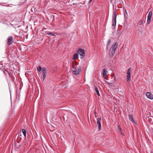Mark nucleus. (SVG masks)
Returning <instances> with one entry per match:
<instances>
[{
	"mask_svg": "<svg viewBox=\"0 0 153 153\" xmlns=\"http://www.w3.org/2000/svg\"><path fill=\"white\" fill-rule=\"evenodd\" d=\"M117 46L118 44L116 42L114 43L111 46L108 52V54L110 58H111L114 56Z\"/></svg>",
	"mask_w": 153,
	"mask_h": 153,
	"instance_id": "nucleus-1",
	"label": "nucleus"
},
{
	"mask_svg": "<svg viewBox=\"0 0 153 153\" xmlns=\"http://www.w3.org/2000/svg\"><path fill=\"white\" fill-rule=\"evenodd\" d=\"M77 53L78 54H79L80 58L82 59L85 56V53L84 49L82 48H79L77 50Z\"/></svg>",
	"mask_w": 153,
	"mask_h": 153,
	"instance_id": "nucleus-2",
	"label": "nucleus"
},
{
	"mask_svg": "<svg viewBox=\"0 0 153 153\" xmlns=\"http://www.w3.org/2000/svg\"><path fill=\"white\" fill-rule=\"evenodd\" d=\"M152 10H150L149 11L147 16V23L148 25L151 22V19L152 18Z\"/></svg>",
	"mask_w": 153,
	"mask_h": 153,
	"instance_id": "nucleus-3",
	"label": "nucleus"
},
{
	"mask_svg": "<svg viewBox=\"0 0 153 153\" xmlns=\"http://www.w3.org/2000/svg\"><path fill=\"white\" fill-rule=\"evenodd\" d=\"M131 68H129L127 70V77L126 78V81L128 82L130 81L131 78Z\"/></svg>",
	"mask_w": 153,
	"mask_h": 153,
	"instance_id": "nucleus-4",
	"label": "nucleus"
},
{
	"mask_svg": "<svg viewBox=\"0 0 153 153\" xmlns=\"http://www.w3.org/2000/svg\"><path fill=\"white\" fill-rule=\"evenodd\" d=\"M101 121L102 118L101 117L98 118L97 119V123L98 126L99 130H100L101 129Z\"/></svg>",
	"mask_w": 153,
	"mask_h": 153,
	"instance_id": "nucleus-5",
	"label": "nucleus"
},
{
	"mask_svg": "<svg viewBox=\"0 0 153 153\" xmlns=\"http://www.w3.org/2000/svg\"><path fill=\"white\" fill-rule=\"evenodd\" d=\"M81 71V67L80 66H78L77 68L75 69L73 71V73L76 75H78L80 72Z\"/></svg>",
	"mask_w": 153,
	"mask_h": 153,
	"instance_id": "nucleus-6",
	"label": "nucleus"
},
{
	"mask_svg": "<svg viewBox=\"0 0 153 153\" xmlns=\"http://www.w3.org/2000/svg\"><path fill=\"white\" fill-rule=\"evenodd\" d=\"M117 15H114L113 16V18L112 19V26L115 27L116 26V18H117Z\"/></svg>",
	"mask_w": 153,
	"mask_h": 153,
	"instance_id": "nucleus-7",
	"label": "nucleus"
},
{
	"mask_svg": "<svg viewBox=\"0 0 153 153\" xmlns=\"http://www.w3.org/2000/svg\"><path fill=\"white\" fill-rule=\"evenodd\" d=\"M146 95L147 98L150 99L152 100L153 99V96L152 94L149 92H146Z\"/></svg>",
	"mask_w": 153,
	"mask_h": 153,
	"instance_id": "nucleus-8",
	"label": "nucleus"
},
{
	"mask_svg": "<svg viewBox=\"0 0 153 153\" xmlns=\"http://www.w3.org/2000/svg\"><path fill=\"white\" fill-rule=\"evenodd\" d=\"M8 70V68L5 65L3 66L2 67H0V70L5 71L8 74H9V72L7 71Z\"/></svg>",
	"mask_w": 153,
	"mask_h": 153,
	"instance_id": "nucleus-9",
	"label": "nucleus"
},
{
	"mask_svg": "<svg viewBox=\"0 0 153 153\" xmlns=\"http://www.w3.org/2000/svg\"><path fill=\"white\" fill-rule=\"evenodd\" d=\"M128 117L129 120L133 123L136 124V122L133 119V117L131 114H129L128 115Z\"/></svg>",
	"mask_w": 153,
	"mask_h": 153,
	"instance_id": "nucleus-10",
	"label": "nucleus"
},
{
	"mask_svg": "<svg viewBox=\"0 0 153 153\" xmlns=\"http://www.w3.org/2000/svg\"><path fill=\"white\" fill-rule=\"evenodd\" d=\"M12 37H9L7 39V43L9 45H10L13 42Z\"/></svg>",
	"mask_w": 153,
	"mask_h": 153,
	"instance_id": "nucleus-11",
	"label": "nucleus"
},
{
	"mask_svg": "<svg viewBox=\"0 0 153 153\" xmlns=\"http://www.w3.org/2000/svg\"><path fill=\"white\" fill-rule=\"evenodd\" d=\"M148 118L149 119V123L151 124H152L153 123V117L150 115L148 116Z\"/></svg>",
	"mask_w": 153,
	"mask_h": 153,
	"instance_id": "nucleus-12",
	"label": "nucleus"
},
{
	"mask_svg": "<svg viewBox=\"0 0 153 153\" xmlns=\"http://www.w3.org/2000/svg\"><path fill=\"white\" fill-rule=\"evenodd\" d=\"M108 72V71L105 69H104L102 71V75L103 77L105 78V76Z\"/></svg>",
	"mask_w": 153,
	"mask_h": 153,
	"instance_id": "nucleus-13",
	"label": "nucleus"
},
{
	"mask_svg": "<svg viewBox=\"0 0 153 153\" xmlns=\"http://www.w3.org/2000/svg\"><path fill=\"white\" fill-rule=\"evenodd\" d=\"M95 90L98 96H100V95L99 90L98 88L96 86H95Z\"/></svg>",
	"mask_w": 153,
	"mask_h": 153,
	"instance_id": "nucleus-14",
	"label": "nucleus"
},
{
	"mask_svg": "<svg viewBox=\"0 0 153 153\" xmlns=\"http://www.w3.org/2000/svg\"><path fill=\"white\" fill-rule=\"evenodd\" d=\"M79 57V54L78 53H75L74 55L73 59L74 60H75L76 59L78 58Z\"/></svg>",
	"mask_w": 153,
	"mask_h": 153,
	"instance_id": "nucleus-15",
	"label": "nucleus"
},
{
	"mask_svg": "<svg viewBox=\"0 0 153 153\" xmlns=\"http://www.w3.org/2000/svg\"><path fill=\"white\" fill-rule=\"evenodd\" d=\"M21 135L19 136V135L18 137V138L17 140V142L18 143H19L22 139V137H21Z\"/></svg>",
	"mask_w": 153,
	"mask_h": 153,
	"instance_id": "nucleus-16",
	"label": "nucleus"
},
{
	"mask_svg": "<svg viewBox=\"0 0 153 153\" xmlns=\"http://www.w3.org/2000/svg\"><path fill=\"white\" fill-rule=\"evenodd\" d=\"M111 39H109V40H108V41H107V44L106 47V50H108V47L109 46V45H110V43L111 42Z\"/></svg>",
	"mask_w": 153,
	"mask_h": 153,
	"instance_id": "nucleus-17",
	"label": "nucleus"
},
{
	"mask_svg": "<svg viewBox=\"0 0 153 153\" xmlns=\"http://www.w3.org/2000/svg\"><path fill=\"white\" fill-rule=\"evenodd\" d=\"M42 80L44 81L45 79V78L46 76V73L47 72H42Z\"/></svg>",
	"mask_w": 153,
	"mask_h": 153,
	"instance_id": "nucleus-18",
	"label": "nucleus"
},
{
	"mask_svg": "<svg viewBox=\"0 0 153 153\" xmlns=\"http://www.w3.org/2000/svg\"><path fill=\"white\" fill-rule=\"evenodd\" d=\"M22 132L24 134L25 138H26V130L24 129H22Z\"/></svg>",
	"mask_w": 153,
	"mask_h": 153,
	"instance_id": "nucleus-19",
	"label": "nucleus"
},
{
	"mask_svg": "<svg viewBox=\"0 0 153 153\" xmlns=\"http://www.w3.org/2000/svg\"><path fill=\"white\" fill-rule=\"evenodd\" d=\"M46 35H51L52 36H56V35L54 34L53 33L50 32L48 33H47L46 34H45Z\"/></svg>",
	"mask_w": 153,
	"mask_h": 153,
	"instance_id": "nucleus-20",
	"label": "nucleus"
},
{
	"mask_svg": "<svg viewBox=\"0 0 153 153\" xmlns=\"http://www.w3.org/2000/svg\"><path fill=\"white\" fill-rule=\"evenodd\" d=\"M117 130L118 132H120V131H121V130H122V129L119 126H118L117 128Z\"/></svg>",
	"mask_w": 153,
	"mask_h": 153,
	"instance_id": "nucleus-21",
	"label": "nucleus"
},
{
	"mask_svg": "<svg viewBox=\"0 0 153 153\" xmlns=\"http://www.w3.org/2000/svg\"><path fill=\"white\" fill-rule=\"evenodd\" d=\"M42 72H47V70L46 68L43 67L42 68Z\"/></svg>",
	"mask_w": 153,
	"mask_h": 153,
	"instance_id": "nucleus-22",
	"label": "nucleus"
},
{
	"mask_svg": "<svg viewBox=\"0 0 153 153\" xmlns=\"http://www.w3.org/2000/svg\"><path fill=\"white\" fill-rule=\"evenodd\" d=\"M0 20L6 22H7V19L5 18L1 19V18H0Z\"/></svg>",
	"mask_w": 153,
	"mask_h": 153,
	"instance_id": "nucleus-23",
	"label": "nucleus"
},
{
	"mask_svg": "<svg viewBox=\"0 0 153 153\" xmlns=\"http://www.w3.org/2000/svg\"><path fill=\"white\" fill-rule=\"evenodd\" d=\"M42 68L41 66H39L37 68V70L38 72H40L42 70Z\"/></svg>",
	"mask_w": 153,
	"mask_h": 153,
	"instance_id": "nucleus-24",
	"label": "nucleus"
},
{
	"mask_svg": "<svg viewBox=\"0 0 153 153\" xmlns=\"http://www.w3.org/2000/svg\"><path fill=\"white\" fill-rule=\"evenodd\" d=\"M122 32L120 30H117V34L119 35L120 34L122 33Z\"/></svg>",
	"mask_w": 153,
	"mask_h": 153,
	"instance_id": "nucleus-25",
	"label": "nucleus"
},
{
	"mask_svg": "<svg viewBox=\"0 0 153 153\" xmlns=\"http://www.w3.org/2000/svg\"><path fill=\"white\" fill-rule=\"evenodd\" d=\"M125 11H126V13H124V17H125V18H127V17L128 16V14L127 13L126 10V9H125Z\"/></svg>",
	"mask_w": 153,
	"mask_h": 153,
	"instance_id": "nucleus-26",
	"label": "nucleus"
},
{
	"mask_svg": "<svg viewBox=\"0 0 153 153\" xmlns=\"http://www.w3.org/2000/svg\"><path fill=\"white\" fill-rule=\"evenodd\" d=\"M143 21L142 20H140L138 22V24L140 25H141L143 23Z\"/></svg>",
	"mask_w": 153,
	"mask_h": 153,
	"instance_id": "nucleus-27",
	"label": "nucleus"
},
{
	"mask_svg": "<svg viewBox=\"0 0 153 153\" xmlns=\"http://www.w3.org/2000/svg\"><path fill=\"white\" fill-rule=\"evenodd\" d=\"M5 22H3V21H1L0 20V23H2V24H5V25H8V24H7L5 23Z\"/></svg>",
	"mask_w": 153,
	"mask_h": 153,
	"instance_id": "nucleus-28",
	"label": "nucleus"
},
{
	"mask_svg": "<svg viewBox=\"0 0 153 153\" xmlns=\"http://www.w3.org/2000/svg\"><path fill=\"white\" fill-rule=\"evenodd\" d=\"M3 71V72L4 73V74L6 75V76H7V72H6V71Z\"/></svg>",
	"mask_w": 153,
	"mask_h": 153,
	"instance_id": "nucleus-29",
	"label": "nucleus"
},
{
	"mask_svg": "<svg viewBox=\"0 0 153 153\" xmlns=\"http://www.w3.org/2000/svg\"><path fill=\"white\" fill-rule=\"evenodd\" d=\"M113 14H114V15H117V14L116 11V10H115V11H114V12H113Z\"/></svg>",
	"mask_w": 153,
	"mask_h": 153,
	"instance_id": "nucleus-30",
	"label": "nucleus"
},
{
	"mask_svg": "<svg viewBox=\"0 0 153 153\" xmlns=\"http://www.w3.org/2000/svg\"><path fill=\"white\" fill-rule=\"evenodd\" d=\"M119 133H120V134L122 135H123V136H124V134L123 133L122 130L121 131H120Z\"/></svg>",
	"mask_w": 153,
	"mask_h": 153,
	"instance_id": "nucleus-31",
	"label": "nucleus"
},
{
	"mask_svg": "<svg viewBox=\"0 0 153 153\" xmlns=\"http://www.w3.org/2000/svg\"><path fill=\"white\" fill-rule=\"evenodd\" d=\"M148 117H146V120L147 121H148V122L149 123V119L148 118Z\"/></svg>",
	"mask_w": 153,
	"mask_h": 153,
	"instance_id": "nucleus-32",
	"label": "nucleus"
},
{
	"mask_svg": "<svg viewBox=\"0 0 153 153\" xmlns=\"http://www.w3.org/2000/svg\"><path fill=\"white\" fill-rule=\"evenodd\" d=\"M92 0H89V3H91L92 1Z\"/></svg>",
	"mask_w": 153,
	"mask_h": 153,
	"instance_id": "nucleus-33",
	"label": "nucleus"
},
{
	"mask_svg": "<svg viewBox=\"0 0 153 153\" xmlns=\"http://www.w3.org/2000/svg\"><path fill=\"white\" fill-rule=\"evenodd\" d=\"M54 15H52V16H51V17L52 18V17H53V18H54Z\"/></svg>",
	"mask_w": 153,
	"mask_h": 153,
	"instance_id": "nucleus-34",
	"label": "nucleus"
},
{
	"mask_svg": "<svg viewBox=\"0 0 153 153\" xmlns=\"http://www.w3.org/2000/svg\"><path fill=\"white\" fill-rule=\"evenodd\" d=\"M116 79V77H114V80H115Z\"/></svg>",
	"mask_w": 153,
	"mask_h": 153,
	"instance_id": "nucleus-35",
	"label": "nucleus"
},
{
	"mask_svg": "<svg viewBox=\"0 0 153 153\" xmlns=\"http://www.w3.org/2000/svg\"><path fill=\"white\" fill-rule=\"evenodd\" d=\"M2 62H0V65H2Z\"/></svg>",
	"mask_w": 153,
	"mask_h": 153,
	"instance_id": "nucleus-36",
	"label": "nucleus"
},
{
	"mask_svg": "<svg viewBox=\"0 0 153 153\" xmlns=\"http://www.w3.org/2000/svg\"><path fill=\"white\" fill-rule=\"evenodd\" d=\"M96 111H95L94 112V114L95 115L96 114Z\"/></svg>",
	"mask_w": 153,
	"mask_h": 153,
	"instance_id": "nucleus-37",
	"label": "nucleus"
},
{
	"mask_svg": "<svg viewBox=\"0 0 153 153\" xmlns=\"http://www.w3.org/2000/svg\"><path fill=\"white\" fill-rule=\"evenodd\" d=\"M109 84H112V83H109Z\"/></svg>",
	"mask_w": 153,
	"mask_h": 153,
	"instance_id": "nucleus-38",
	"label": "nucleus"
},
{
	"mask_svg": "<svg viewBox=\"0 0 153 153\" xmlns=\"http://www.w3.org/2000/svg\"><path fill=\"white\" fill-rule=\"evenodd\" d=\"M106 82H107L106 81H105Z\"/></svg>",
	"mask_w": 153,
	"mask_h": 153,
	"instance_id": "nucleus-39",
	"label": "nucleus"
},
{
	"mask_svg": "<svg viewBox=\"0 0 153 153\" xmlns=\"http://www.w3.org/2000/svg\"><path fill=\"white\" fill-rule=\"evenodd\" d=\"M10 94H11V92H10Z\"/></svg>",
	"mask_w": 153,
	"mask_h": 153,
	"instance_id": "nucleus-40",
	"label": "nucleus"
},
{
	"mask_svg": "<svg viewBox=\"0 0 153 153\" xmlns=\"http://www.w3.org/2000/svg\"><path fill=\"white\" fill-rule=\"evenodd\" d=\"M104 79H106V78H104Z\"/></svg>",
	"mask_w": 153,
	"mask_h": 153,
	"instance_id": "nucleus-41",
	"label": "nucleus"
},
{
	"mask_svg": "<svg viewBox=\"0 0 153 153\" xmlns=\"http://www.w3.org/2000/svg\"><path fill=\"white\" fill-rule=\"evenodd\" d=\"M1 4L0 3V5H1Z\"/></svg>",
	"mask_w": 153,
	"mask_h": 153,
	"instance_id": "nucleus-42",
	"label": "nucleus"
}]
</instances>
